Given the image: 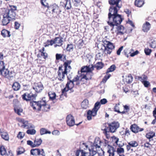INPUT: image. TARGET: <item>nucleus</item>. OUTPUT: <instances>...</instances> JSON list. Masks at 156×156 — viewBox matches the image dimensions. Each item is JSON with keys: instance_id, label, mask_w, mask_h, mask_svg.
Listing matches in <instances>:
<instances>
[{"instance_id": "obj_14", "label": "nucleus", "mask_w": 156, "mask_h": 156, "mask_svg": "<svg viewBox=\"0 0 156 156\" xmlns=\"http://www.w3.org/2000/svg\"><path fill=\"white\" fill-rule=\"evenodd\" d=\"M66 122L67 125L70 126H73L74 125L78 126L81 124L82 122H80L78 124H75V119L74 117L71 114H69L66 117Z\"/></svg>"}, {"instance_id": "obj_40", "label": "nucleus", "mask_w": 156, "mask_h": 156, "mask_svg": "<svg viewBox=\"0 0 156 156\" xmlns=\"http://www.w3.org/2000/svg\"><path fill=\"white\" fill-rule=\"evenodd\" d=\"M42 140L41 138H35V140L34 141L35 147L40 146L42 143Z\"/></svg>"}, {"instance_id": "obj_27", "label": "nucleus", "mask_w": 156, "mask_h": 156, "mask_svg": "<svg viewBox=\"0 0 156 156\" xmlns=\"http://www.w3.org/2000/svg\"><path fill=\"white\" fill-rule=\"evenodd\" d=\"M102 143L99 137L96 138L94 140L93 145L96 148H99L100 147Z\"/></svg>"}, {"instance_id": "obj_53", "label": "nucleus", "mask_w": 156, "mask_h": 156, "mask_svg": "<svg viewBox=\"0 0 156 156\" xmlns=\"http://www.w3.org/2000/svg\"><path fill=\"white\" fill-rule=\"evenodd\" d=\"M112 141L114 143V144H116L118 145L119 144H118V142L119 141V139L118 137L114 136L112 137Z\"/></svg>"}, {"instance_id": "obj_16", "label": "nucleus", "mask_w": 156, "mask_h": 156, "mask_svg": "<svg viewBox=\"0 0 156 156\" xmlns=\"http://www.w3.org/2000/svg\"><path fill=\"white\" fill-rule=\"evenodd\" d=\"M97 51V55L99 57L102 56L104 54L106 55V51L105 47L103 45V43L99 46H98V49Z\"/></svg>"}, {"instance_id": "obj_8", "label": "nucleus", "mask_w": 156, "mask_h": 156, "mask_svg": "<svg viewBox=\"0 0 156 156\" xmlns=\"http://www.w3.org/2000/svg\"><path fill=\"white\" fill-rule=\"evenodd\" d=\"M103 45L105 47L106 51V55H110L115 48L114 44L106 40L102 41Z\"/></svg>"}, {"instance_id": "obj_35", "label": "nucleus", "mask_w": 156, "mask_h": 156, "mask_svg": "<svg viewBox=\"0 0 156 156\" xmlns=\"http://www.w3.org/2000/svg\"><path fill=\"white\" fill-rule=\"evenodd\" d=\"M0 132L2 138L5 140H8L9 138L7 133L4 131L2 132L1 130H0Z\"/></svg>"}, {"instance_id": "obj_56", "label": "nucleus", "mask_w": 156, "mask_h": 156, "mask_svg": "<svg viewBox=\"0 0 156 156\" xmlns=\"http://www.w3.org/2000/svg\"><path fill=\"white\" fill-rule=\"evenodd\" d=\"M40 1L41 4L45 8L47 7L48 8V7L49 6L48 4L46 2V0H40Z\"/></svg>"}, {"instance_id": "obj_44", "label": "nucleus", "mask_w": 156, "mask_h": 156, "mask_svg": "<svg viewBox=\"0 0 156 156\" xmlns=\"http://www.w3.org/2000/svg\"><path fill=\"white\" fill-rule=\"evenodd\" d=\"M39 149H32L30 151V153L33 155L37 156L38 155V154H39Z\"/></svg>"}, {"instance_id": "obj_55", "label": "nucleus", "mask_w": 156, "mask_h": 156, "mask_svg": "<svg viewBox=\"0 0 156 156\" xmlns=\"http://www.w3.org/2000/svg\"><path fill=\"white\" fill-rule=\"evenodd\" d=\"M122 135L126 136L127 137H128L130 135V131L128 128H126L125 133Z\"/></svg>"}, {"instance_id": "obj_33", "label": "nucleus", "mask_w": 156, "mask_h": 156, "mask_svg": "<svg viewBox=\"0 0 156 156\" xmlns=\"http://www.w3.org/2000/svg\"><path fill=\"white\" fill-rule=\"evenodd\" d=\"M133 77L130 74H129L128 76H126V77L123 79L127 83H130L132 81Z\"/></svg>"}, {"instance_id": "obj_12", "label": "nucleus", "mask_w": 156, "mask_h": 156, "mask_svg": "<svg viewBox=\"0 0 156 156\" xmlns=\"http://www.w3.org/2000/svg\"><path fill=\"white\" fill-rule=\"evenodd\" d=\"M37 96V94H33L32 92H30V93H24L22 96V97L23 100L28 101L35 100Z\"/></svg>"}, {"instance_id": "obj_30", "label": "nucleus", "mask_w": 156, "mask_h": 156, "mask_svg": "<svg viewBox=\"0 0 156 156\" xmlns=\"http://www.w3.org/2000/svg\"><path fill=\"white\" fill-rule=\"evenodd\" d=\"M144 4V0H135L134 2L135 5L139 8L142 7Z\"/></svg>"}, {"instance_id": "obj_51", "label": "nucleus", "mask_w": 156, "mask_h": 156, "mask_svg": "<svg viewBox=\"0 0 156 156\" xmlns=\"http://www.w3.org/2000/svg\"><path fill=\"white\" fill-rule=\"evenodd\" d=\"M26 132L28 134L34 135L36 133V131L34 129H28Z\"/></svg>"}, {"instance_id": "obj_3", "label": "nucleus", "mask_w": 156, "mask_h": 156, "mask_svg": "<svg viewBox=\"0 0 156 156\" xmlns=\"http://www.w3.org/2000/svg\"><path fill=\"white\" fill-rule=\"evenodd\" d=\"M13 8L6 9L5 10L3 13V18L2 21V24L3 26H5L9 23L12 20H15L16 13L15 11L16 7L13 6Z\"/></svg>"}, {"instance_id": "obj_21", "label": "nucleus", "mask_w": 156, "mask_h": 156, "mask_svg": "<svg viewBox=\"0 0 156 156\" xmlns=\"http://www.w3.org/2000/svg\"><path fill=\"white\" fill-rule=\"evenodd\" d=\"M58 37H55L53 40H48L46 42L44 43V46L45 47L48 46L49 45L52 46L54 44H55L58 39H59Z\"/></svg>"}, {"instance_id": "obj_46", "label": "nucleus", "mask_w": 156, "mask_h": 156, "mask_svg": "<svg viewBox=\"0 0 156 156\" xmlns=\"http://www.w3.org/2000/svg\"><path fill=\"white\" fill-rule=\"evenodd\" d=\"M12 87L14 90H18L20 89V84L17 82H15L12 85Z\"/></svg>"}, {"instance_id": "obj_45", "label": "nucleus", "mask_w": 156, "mask_h": 156, "mask_svg": "<svg viewBox=\"0 0 156 156\" xmlns=\"http://www.w3.org/2000/svg\"><path fill=\"white\" fill-rule=\"evenodd\" d=\"M40 133L41 135H43L47 133L50 134L51 133V132L47 130L45 128H41L40 130Z\"/></svg>"}, {"instance_id": "obj_17", "label": "nucleus", "mask_w": 156, "mask_h": 156, "mask_svg": "<svg viewBox=\"0 0 156 156\" xmlns=\"http://www.w3.org/2000/svg\"><path fill=\"white\" fill-rule=\"evenodd\" d=\"M109 150L107 151L108 153L109 156H125L123 154H119L117 153L116 151V148L113 147H109Z\"/></svg>"}, {"instance_id": "obj_34", "label": "nucleus", "mask_w": 156, "mask_h": 156, "mask_svg": "<svg viewBox=\"0 0 156 156\" xmlns=\"http://www.w3.org/2000/svg\"><path fill=\"white\" fill-rule=\"evenodd\" d=\"M10 33V32L9 31L5 29H3L2 31L1 34L3 37H10L11 36Z\"/></svg>"}, {"instance_id": "obj_13", "label": "nucleus", "mask_w": 156, "mask_h": 156, "mask_svg": "<svg viewBox=\"0 0 156 156\" xmlns=\"http://www.w3.org/2000/svg\"><path fill=\"white\" fill-rule=\"evenodd\" d=\"M116 68L115 65L114 64H113L108 69L106 72V75L102 79L101 82L104 83H105L108 79L111 76V75L108 74V73L114 71L116 69Z\"/></svg>"}, {"instance_id": "obj_42", "label": "nucleus", "mask_w": 156, "mask_h": 156, "mask_svg": "<svg viewBox=\"0 0 156 156\" xmlns=\"http://www.w3.org/2000/svg\"><path fill=\"white\" fill-rule=\"evenodd\" d=\"M124 12L127 14V16L128 18H132V13L131 10L128 9H125L124 10Z\"/></svg>"}, {"instance_id": "obj_49", "label": "nucleus", "mask_w": 156, "mask_h": 156, "mask_svg": "<svg viewBox=\"0 0 156 156\" xmlns=\"http://www.w3.org/2000/svg\"><path fill=\"white\" fill-rule=\"evenodd\" d=\"M144 51L146 55H150L152 51V50L151 49L147 48H144Z\"/></svg>"}, {"instance_id": "obj_28", "label": "nucleus", "mask_w": 156, "mask_h": 156, "mask_svg": "<svg viewBox=\"0 0 156 156\" xmlns=\"http://www.w3.org/2000/svg\"><path fill=\"white\" fill-rule=\"evenodd\" d=\"M155 136V133L154 132L152 131H150L149 132L146 134L145 137L149 140V141H150V139L153 138Z\"/></svg>"}, {"instance_id": "obj_57", "label": "nucleus", "mask_w": 156, "mask_h": 156, "mask_svg": "<svg viewBox=\"0 0 156 156\" xmlns=\"http://www.w3.org/2000/svg\"><path fill=\"white\" fill-rule=\"evenodd\" d=\"M150 46L152 48H156V40H154L150 44Z\"/></svg>"}, {"instance_id": "obj_19", "label": "nucleus", "mask_w": 156, "mask_h": 156, "mask_svg": "<svg viewBox=\"0 0 156 156\" xmlns=\"http://www.w3.org/2000/svg\"><path fill=\"white\" fill-rule=\"evenodd\" d=\"M34 84L35 86L33 87V89L36 92L40 93L44 89L43 86L41 82L35 83Z\"/></svg>"}, {"instance_id": "obj_1", "label": "nucleus", "mask_w": 156, "mask_h": 156, "mask_svg": "<svg viewBox=\"0 0 156 156\" xmlns=\"http://www.w3.org/2000/svg\"><path fill=\"white\" fill-rule=\"evenodd\" d=\"M120 9L109 10L108 13V21L107 22L108 24L112 27V30L115 26H118L120 24L124 18L122 15L118 13Z\"/></svg>"}, {"instance_id": "obj_15", "label": "nucleus", "mask_w": 156, "mask_h": 156, "mask_svg": "<svg viewBox=\"0 0 156 156\" xmlns=\"http://www.w3.org/2000/svg\"><path fill=\"white\" fill-rule=\"evenodd\" d=\"M130 129L133 133L136 134L139 132L143 131L144 129L140 128L137 124L134 123L130 126Z\"/></svg>"}, {"instance_id": "obj_11", "label": "nucleus", "mask_w": 156, "mask_h": 156, "mask_svg": "<svg viewBox=\"0 0 156 156\" xmlns=\"http://www.w3.org/2000/svg\"><path fill=\"white\" fill-rule=\"evenodd\" d=\"M121 1V0H108V3L110 5L109 10L120 9L121 5L119 3Z\"/></svg>"}, {"instance_id": "obj_47", "label": "nucleus", "mask_w": 156, "mask_h": 156, "mask_svg": "<svg viewBox=\"0 0 156 156\" xmlns=\"http://www.w3.org/2000/svg\"><path fill=\"white\" fill-rule=\"evenodd\" d=\"M6 151V150L3 146H1L0 147V153L1 155H4L5 154Z\"/></svg>"}, {"instance_id": "obj_37", "label": "nucleus", "mask_w": 156, "mask_h": 156, "mask_svg": "<svg viewBox=\"0 0 156 156\" xmlns=\"http://www.w3.org/2000/svg\"><path fill=\"white\" fill-rule=\"evenodd\" d=\"M124 145V144H123ZM123 145H121L120 144L118 145L119 147L116 149V151L117 153L121 154V153H124V150L123 148L122 147Z\"/></svg>"}, {"instance_id": "obj_48", "label": "nucleus", "mask_w": 156, "mask_h": 156, "mask_svg": "<svg viewBox=\"0 0 156 156\" xmlns=\"http://www.w3.org/2000/svg\"><path fill=\"white\" fill-rule=\"evenodd\" d=\"M132 147H136L138 145V143L136 141H132L128 143Z\"/></svg>"}, {"instance_id": "obj_4", "label": "nucleus", "mask_w": 156, "mask_h": 156, "mask_svg": "<svg viewBox=\"0 0 156 156\" xmlns=\"http://www.w3.org/2000/svg\"><path fill=\"white\" fill-rule=\"evenodd\" d=\"M79 77L78 75H76L72 80H71L69 77H67L68 81L67 83L66 84L65 87L63 89H62V94L60 96V99L62 96L64 94L65 96L66 95V92L69 90H70L71 92L74 91L73 90V88L74 87V83L76 82V85H79L80 83L79 81Z\"/></svg>"}, {"instance_id": "obj_58", "label": "nucleus", "mask_w": 156, "mask_h": 156, "mask_svg": "<svg viewBox=\"0 0 156 156\" xmlns=\"http://www.w3.org/2000/svg\"><path fill=\"white\" fill-rule=\"evenodd\" d=\"M85 75L87 77V79H88L89 80L92 79V76H93V73L92 72H87Z\"/></svg>"}, {"instance_id": "obj_60", "label": "nucleus", "mask_w": 156, "mask_h": 156, "mask_svg": "<svg viewBox=\"0 0 156 156\" xmlns=\"http://www.w3.org/2000/svg\"><path fill=\"white\" fill-rule=\"evenodd\" d=\"M39 153L38 154V155H41L42 156H45V154L43 149H39Z\"/></svg>"}, {"instance_id": "obj_24", "label": "nucleus", "mask_w": 156, "mask_h": 156, "mask_svg": "<svg viewBox=\"0 0 156 156\" xmlns=\"http://www.w3.org/2000/svg\"><path fill=\"white\" fill-rule=\"evenodd\" d=\"M78 75H79V76L78 75V77H79V81L80 83V82L82 81L84 82L83 83H84L87 81L89 80L85 74H84L81 73L80 74Z\"/></svg>"}, {"instance_id": "obj_39", "label": "nucleus", "mask_w": 156, "mask_h": 156, "mask_svg": "<svg viewBox=\"0 0 156 156\" xmlns=\"http://www.w3.org/2000/svg\"><path fill=\"white\" fill-rule=\"evenodd\" d=\"M16 102L18 103V100L16 99H15L13 101V103L14 104V110L15 112L17 113L19 115H20V110L17 108L16 105Z\"/></svg>"}, {"instance_id": "obj_61", "label": "nucleus", "mask_w": 156, "mask_h": 156, "mask_svg": "<svg viewBox=\"0 0 156 156\" xmlns=\"http://www.w3.org/2000/svg\"><path fill=\"white\" fill-rule=\"evenodd\" d=\"M122 90L123 91L126 93L129 91V89L128 88V86H125L122 87Z\"/></svg>"}, {"instance_id": "obj_22", "label": "nucleus", "mask_w": 156, "mask_h": 156, "mask_svg": "<svg viewBox=\"0 0 156 156\" xmlns=\"http://www.w3.org/2000/svg\"><path fill=\"white\" fill-rule=\"evenodd\" d=\"M91 68L89 67V66H83L81 69L80 71H78V74H80V73H83L90 72H91Z\"/></svg>"}, {"instance_id": "obj_25", "label": "nucleus", "mask_w": 156, "mask_h": 156, "mask_svg": "<svg viewBox=\"0 0 156 156\" xmlns=\"http://www.w3.org/2000/svg\"><path fill=\"white\" fill-rule=\"evenodd\" d=\"M43 102H44V104L41 106V110L44 112L49 111L50 108V105L47 104L46 100H43Z\"/></svg>"}, {"instance_id": "obj_20", "label": "nucleus", "mask_w": 156, "mask_h": 156, "mask_svg": "<svg viewBox=\"0 0 156 156\" xmlns=\"http://www.w3.org/2000/svg\"><path fill=\"white\" fill-rule=\"evenodd\" d=\"M66 55L61 54L57 53L55 55V62H58L59 60L62 61L63 62H65L66 60Z\"/></svg>"}, {"instance_id": "obj_18", "label": "nucleus", "mask_w": 156, "mask_h": 156, "mask_svg": "<svg viewBox=\"0 0 156 156\" xmlns=\"http://www.w3.org/2000/svg\"><path fill=\"white\" fill-rule=\"evenodd\" d=\"M45 48L43 47L41 49L39 50V52L40 53H38L37 55V57L38 58H41L42 57L44 59H46L48 57V54L47 53L44 52Z\"/></svg>"}, {"instance_id": "obj_32", "label": "nucleus", "mask_w": 156, "mask_h": 156, "mask_svg": "<svg viewBox=\"0 0 156 156\" xmlns=\"http://www.w3.org/2000/svg\"><path fill=\"white\" fill-rule=\"evenodd\" d=\"M89 102L88 100H84L81 104V107L83 109H86L88 107Z\"/></svg>"}, {"instance_id": "obj_38", "label": "nucleus", "mask_w": 156, "mask_h": 156, "mask_svg": "<svg viewBox=\"0 0 156 156\" xmlns=\"http://www.w3.org/2000/svg\"><path fill=\"white\" fill-rule=\"evenodd\" d=\"M48 95L50 99L52 100H54L55 99L56 96L55 92L50 91L48 92Z\"/></svg>"}, {"instance_id": "obj_6", "label": "nucleus", "mask_w": 156, "mask_h": 156, "mask_svg": "<svg viewBox=\"0 0 156 156\" xmlns=\"http://www.w3.org/2000/svg\"><path fill=\"white\" fill-rule=\"evenodd\" d=\"M61 8L55 3L51 4L48 7L46 13L58 15L61 12Z\"/></svg>"}, {"instance_id": "obj_10", "label": "nucleus", "mask_w": 156, "mask_h": 156, "mask_svg": "<svg viewBox=\"0 0 156 156\" xmlns=\"http://www.w3.org/2000/svg\"><path fill=\"white\" fill-rule=\"evenodd\" d=\"M16 73V72L12 70L9 71L7 69H5L4 71H3L1 75L9 80H12L15 77Z\"/></svg>"}, {"instance_id": "obj_50", "label": "nucleus", "mask_w": 156, "mask_h": 156, "mask_svg": "<svg viewBox=\"0 0 156 156\" xmlns=\"http://www.w3.org/2000/svg\"><path fill=\"white\" fill-rule=\"evenodd\" d=\"M62 37H61L59 40L58 41V42H57V44H56L54 45V47L55 48L57 47V46L60 47L62 46Z\"/></svg>"}, {"instance_id": "obj_2", "label": "nucleus", "mask_w": 156, "mask_h": 156, "mask_svg": "<svg viewBox=\"0 0 156 156\" xmlns=\"http://www.w3.org/2000/svg\"><path fill=\"white\" fill-rule=\"evenodd\" d=\"M71 60H66L64 62L63 66H64V70L62 69V66L61 65L58 67L57 71V78L61 82H62L64 80L65 75H67L68 70L71 69L70 64L72 62Z\"/></svg>"}, {"instance_id": "obj_52", "label": "nucleus", "mask_w": 156, "mask_h": 156, "mask_svg": "<svg viewBox=\"0 0 156 156\" xmlns=\"http://www.w3.org/2000/svg\"><path fill=\"white\" fill-rule=\"evenodd\" d=\"M108 143L109 142L107 140H105L104 142L103 143V146L105 147H107V151L109 150V147H112V146L109 145Z\"/></svg>"}, {"instance_id": "obj_7", "label": "nucleus", "mask_w": 156, "mask_h": 156, "mask_svg": "<svg viewBox=\"0 0 156 156\" xmlns=\"http://www.w3.org/2000/svg\"><path fill=\"white\" fill-rule=\"evenodd\" d=\"M104 126L111 133L115 132L119 127L120 124L118 122L113 121L111 122L107 123L104 124Z\"/></svg>"}, {"instance_id": "obj_31", "label": "nucleus", "mask_w": 156, "mask_h": 156, "mask_svg": "<svg viewBox=\"0 0 156 156\" xmlns=\"http://www.w3.org/2000/svg\"><path fill=\"white\" fill-rule=\"evenodd\" d=\"M68 0H65L63 2V4L62 5V6L64 7L67 10L70 9L72 7L70 1L68 3Z\"/></svg>"}, {"instance_id": "obj_36", "label": "nucleus", "mask_w": 156, "mask_h": 156, "mask_svg": "<svg viewBox=\"0 0 156 156\" xmlns=\"http://www.w3.org/2000/svg\"><path fill=\"white\" fill-rule=\"evenodd\" d=\"M104 64L102 62H98L94 66V67L97 70H99L101 69L104 66Z\"/></svg>"}, {"instance_id": "obj_62", "label": "nucleus", "mask_w": 156, "mask_h": 156, "mask_svg": "<svg viewBox=\"0 0 156 156\" xmlns=\"http://www.w3.org/2000/svg\"><path fill=\"white\" fill-rule=\"evenodd\" d=\"M130 18H128V20L127 21V23L130 24L132 27H134L135 25L132 21L130 20Z\"/></svg>"}, {"instance_id": "obj_63", "label": "nucleus", "mask_w": 156, "mask_h": 156, "mask_svg": "<svg viewBox=\"0 0 156 156\" xmlns=\"http://www.w3.org/2000/svg\"><path fill=\"white\" fill-rule=\"evenodd\" d=\"M27 144L28 145H30L32 147H35L34 146V143L31 140H27Z\"/></svg>"}, {"instance_id": "obj_26", "label": "nucleus", "mask_w": 156, "mask_h": 156, "mask_svg": "<svg viewBox=\"0 0 156 156\" xmlns=\"http://www.w3.org/2000/svg\"><path fill=\"white\" fill-rule=\"evenodd\" d=\"M20 123H21V127L22 128L26 129H29L30 128L27 121L23 119H20Z\"/></svg>"}, {"instance_id": "obj_23", "label": "nucleus", "mask_w": 156, "mask_h": 156, "mask_svg": "<svg viewBox=\"0 0 156 156\" xmlns=\"http://www.w3.org/2000/svg\"><path fill=\"white\" fill-rule=\"evenodd\" d=\"M151 25L148 22H146L144 23L142 26V30L145 33H147L150 30Z\"/></svg>"}, {"instance_id": "obj_29", "label": "nucleus", "mask_w": 156, "mask_h": 156, "mask_svg": "<svg viewBox=\"0 0 156 156\" xmlns=\"http://www.w3.org/2000/svg\"><path fill=\"white\" fill-rule=\"evenodd\" d=\"M89 152H86L85 151H83V150H81V149H78V150H77L76 151H75V154L76 155V152L77 151H81V152L82 151H83V153H90V154L91 155H93V156H94L95 154H96V153H97V152L96 151H94L93 150V149H89ZM81 153H79V156H81Z\"/></svg>"}, {"instance_id": "obj_41", "label": "nucleus", "mask_w": 156, "mask_h": 156, "mask_svg": "<svg viewBox=\"0 0 156 156\" xmlns=\"http://www.w3.org/2000/svg\"><path fill=\"white\" fill-rule=\"evenodd\" d=\"M7 69L5 68V65L4 62L3 61H0V75L2 73L3 71H4V70Z\"/></svg>"}, {"instance_id": "obj_5", "label": "nucleus", "mask_w": 156, "mask_h": 156, "mask_svg": "<svg viewBox=\"0 0 156 156\" xmlns=\"http://www.w3.org/2000/svg\"><path fill=\"white\" fill-rule=\"evenodd\" d=\"M107 102V101L105 98L102 99L100 102L97 101L94 104V107L92 110H89L87 112V119L90 120L92 119V117L96 115L97 112L100 108L101 104L104 105Z\"/></svg>"}, {"instance_id": "obj_43", "label": "nucleus", "mask_w": 156, "mask_h": 156, "mask_svg": "<svg viewBox=\"0 0 156 156\" xmlns=\"http://www.w3.org/2000/svg\"><path fill=\"white\" fill-rule=\"evenodd\" d=\"M110 131L108 130V129L106 127L103 129V133L106 136L107 139H109L110 138Z\"/></svg>"}, {"instance_id": "obj_64", "label": "nucleus", "mask_w": 156, "mask_h": 156, "mask_svg": "<svg viewBox=\"0 0 156 156\" xmlns=\"http://www.w3.org/2000/svg\"><path fill=\"white\" fill-rule=\"evenodd\" d=\"M152 146L151 144H150L149 142H146L144 144V147H146L148 148H150V147Z\"/></svg>"}, {"instance_id": "obj_59", "label": "nucleus", "mask_w": 156, "mask_h": 156, "mask_svg": "<svg viewBox=\"0 0 156 156\" xmlns=\"http://www.w3.org/2000/svg\"><path fill=\"white\" fill-rule=\"evenodd\" d=\"M81 150H87L88 148L89 149L88 146L85 143H83L81 146Z\"/></svg>"}, {"instance_id": "obj_54", "label": "nucleus", "mask_w": 156, "mask_h": 156, "mask_svg": "<svg viewBox=\"0 0 156 156\" xmlns=\"http://www.w3.org/2000/svg\"><path fill=\"white\" fill-rule=\"evenodd\" d=\"M74 48L73 45V44H68L66 48V50L68 51H70L73 50Z\"/></svg>"}, {"instance_id": "obj_9", "label": "nucleus", "mask_w": 156, "mask_h": 156, "mask_svg": "<svg viewBox=\"0 0 156 156\" xmlns=\"http://www.w3.org/2000/svg\"><path fill=\"white\" fill-rule=\"evenodd\" d=\"M43 99L37 101H32L30 102V105L33 108L34 110H36L38 111L41 110V106L44 105Z\"/></svg>"}]
</instances>
